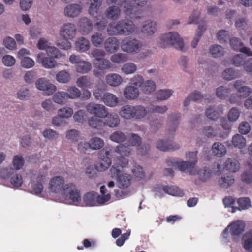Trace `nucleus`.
<instances>
[{
	"label": "nucleus",
	"instance_id": "nucleus-1",
	"mask_svg": "<svg viewBox=\"0 0 252 252\" xmlns=\"http://www.w3.org/2000/svg\"><path fill=\"white\" fill-rule=\"evenodd\" d=\"M128 163L126 158H122L118 161L117 164H114L110 170L112 177L117 178V186L121 189H126L131 184L132 177L130 175L122 173L123 169L126 167Z\"/></svg>",
	"mask_w": 252,
	"mask_h": 252
},
{
	"label": "nucleus",
	"instance_id": "nucleus-2",
	"mask_svg": "<svg viewBox=\"0 0 252 252\" xmlns=\"http://www.w3.org/2000/svg\"><path fill=\"white\" fill-rule=\"evenodd\" d=\"M135 30V26L131 20H121L117 23L108 25L107 31L109 35L127 36L132 34Z\"/></svg>",
	"mask_w": 252,
	"mask_h": 252
},
{
	"label": "nucleus",
	"instance_id": "nucleus-3",
	"mask_svg": "<svg viewBox=\"0 0 252 252\" xmlns=\"http://www.w3.org/2000/svg\"><path fill=\"white\" fill-rule=\"evenodd\" d=\"M146 2L147 0H123L121 7L129 18L132 19L140 18L142 15L140 7H143Z\"/></svg>",
	"mask_w": 252,
	"mask_h": 252
},
{
	"label": "nucleus",
	"instance_id": "nucleus-4",
	"mask_svg": "<svg viewBox=\"0 0 252 252\" xmlns=\"http://www.w3.org/2000/svg\"><path fill=\"white\" fill-rule=\"evenodd\" d=\"M159 40V46L161 48L173 46L176 49L183 51L184 42L177 32H170L163 34L160 36Z\"/></svg>",
	"mask_w": 252,
	"mask_h": 252
},
{
	"label": "nucleus",
	"instance_id": "nucleus-5",
	"mask_svg": "<svg viewBox=\"0 0 252 252\" xmlns=\"http://www.w3.org/2000/svg\"><path fill=\"white\" fill-rule=\"evenodd\" d=\"M62 196L71 203H78L81 200L80 190L77 186L72 183L66 184L64 187Z\"/></svg>",
	"mask_w": 252,
	"mask_h": 252
},
{
	"label": "nucleus",
	"instance_id": "nucleus-6",
	"mask_svg": "<svg viewBox=\"0 0 252 252\" xmlns=\"http://www.w3.org/2000/svg\"><path fill=\"white\" fill-rule=\"evenodd\" d=\"M197 151L189 152L187 155L189 161L172 162V165L177 166L180 171L191 174L192 170L197 161Z\"/></svg>",
	"mask_w": 252,
	"mask_h": 252
},
{
	"label": "nucleus",
	"instance_id": "nucleus-7",
	"mask_svg": "<svg viewBox=\"0 0 252 252\" xmlns=\"http://www.w3.org/2000/svg\"><path fill=\"white\" fill-rule=\"evenodd\" d=\"M141 47L142 43L139 40L131 37L125 38L121 43L122 50L131 54L139 52Z\"/></svg>",
	"mask_w": 252,
	"mask_h": 252
},
{
	"label": "nucleus",
	"instance_id": "nucleus-8",
	"mask_svg": "<svg viewBox=\"0 0 252 252\" xmlns=\"http://www.w3.org/2000/svg\"><path fill=\"white\" fill-rule=\"evenodd\" d=\"M110 198L111 195L109 193L104 196H100L94 192L86 193L83 198L85 204L89 206H95L97 203H104L110 200Z\"/></svg>",
	"mask_w": 252,
	"mask_h": 252
},
{
	"label": "nucleus",
	"instance_id": "nucleus-9",
	"mask_svg": "<svg viewBox=\"0 0 252 252\" xmlns=\"http://www.w3.org/2000/svg\"><path fill=\"white\" fill-rule=\"evenodd\" d=\"M110 151L101 150L99 154V161L96 166L97 170L102 171L108 169L111 164Z\"/></svg>",
	"mask_w": 252,
	"mask_h": 252
},
{
	"label": "nucleus",
	"instance_id": "nucleus-10",
	"mask_svg": "<svg viewBox=\"0 0 252 252\" xmlns=\"http://www.w3.org/2000/svg\"><path fill=\"white\" fill-rule=\"evenodd\" d=\"M50 190L55 193H60L61 195L63 192L64 184V178L60 176L53 177L49 182Z\"/></svg>",
	"mask_w": 252,
	"mask_h": 252
},
{
	"label": "nucleus",
	"instance_id": "nucleus-11",
	"mask_svg": "<svg viewBox=\"0 0 252 252\" xmlns=\"http://www.w3.org/2000/svg\"><path fill=\"white\" fill-rule=\"evenodd\" d=\"M86 109L88 113L99 118H102L107 110V108L104 105L93 102L88 103Z\"/></svg>",
	"mask_w": 252,
	"mask_h": 252
},
{
	"label": "nucleus",
	"instance_id": "nucleus-12",
	"mask_svg": "<svg viewBox=\"0 0 252 252\" xmlns=\"http://www.w3.org/2000/svg\"><path fill=\"white\" fill-rule=\"evenodd\" d=\"M36 86L38 89L44 91L46 95H51L56 91L55 85L50 83L44 78H40L36 82Z\"/></svg>",
	"mask_w": 252,
	"mask_h": 252
},
{
	"label": "nucleus",
	"instance_id": "nucleus-13",
	"mask_svg": "<svg viewBox=\"0 0 252 252\" xmlns=\"http://www.w3.org/2000/svg\"><path fill=\"white\" fill-rule=\"evenodd\" d=\"M245 224L241 220H237L231 223L226 228L223 232L224 237H227L228 234V228L230 227V232L232 236L240 235L245 229Z\"/></svg>",
	"mask_w": 252,
	"mask_h": 252
},
{
	"label": "nucleus",
	"instance_id": "nucleus-14",
	"mask_svg": "<svg viewBox=\"0 0 252 252\" xmlns=\"http://www.w3.org/2000/svg\"><path fill=\"white\" fill-rule=\"evenodd\" d=\"M102 118L104 126H106L110 128H115L118 126L120 123L119 116L114 113H109L107 110Z\"/></svg>",
	"mask_w": 252,
	"mask_h": 252
},
{
	"label": "nucleus",
	"instance_id": "nucleus-15",
	"mask_svg": "<svg viewBox=\"0 0 252 252\" xmlns=\"http://www.w3.org/2000/svg\"><path fill=\"white\" fill-rule=\"evenodd\" d=\"M76 29L72 23H65L60 29V33L64 39H72L75 35Z\"/></svg>",
	"mask_w": 252,
	"mask_h": 252
},
{
	"label": "nucleus",
	"instance_id": "nucleus-16",
	"mask_svg": "<svg viewBox=\"0 0 252 252\" xmlns=\"http://www.w3.org/2000/svg\"><path fill=\"white\" fill-rule=\"evenodd\" d=\"M119 41L114 37H108L104 42V49L109 53L116 52L119 49Z\"/></svg>",
	"mask_w": 252,
	"mask_h": 252
},
{
	"label": "nucleus",
	"instance_id": "nucleus-17",
	"mask_svg": "<svg viewBox=\"0 0 252 252\" xmlns=\"http://www.w3.org/2000/svg\"><path fill=\"white\" fill-rule=\"evenodd\" d=\"M80 31L83 35H87L93 30V25L91 20L86 17H83L79 21Z\"/></svg>",
	"mask_w": 252,
	"mask_h": 252
},
{
	"label": "nucleus",
	"instance_id": "nucleus-18",
	"mask_svg": "<svg viewBox=\"0 0 252 252\" xmlns=\"http://www.w3.org/2000/svg\"><path fill=\"white\" fill-rule=\"evenodd\" d=\"M44 54L43 53H39L37 55V61L41 62L45 68H52L56 65V62L55 59L50 57H44Z\"/></svg>",
	"mask_w": 252,
	"mask_h": 252
},
{
	"label": "nucleus",
	"instance_id": "nucleus-19",
	"mask_svg": "<svg viewBox=\"0 0 252 252\" xmlns=\"http://www.w3.org/2000/svg\"><path fill=\"white\" fill-rule=\"evenodd\" d=\"M222 107L220 106L217 108L210 107L207 108L205 112V115L208 119L216 121L222 114Z\"/></svg>",
	"mask_w": 252,
	"mask_h": 252
},
{
	"label": "nucleus",
	"instance_id": "nucleus-20",
	"mask_svg": "<svg viewBox=\"0 0 252 252\" xmlns=\"http://www.w3.org/2000/svg\"><path fill=\"white\" fill-rule=\"evenodd\" d=\"M124 97L128 100H134L139 96V91L137 87L129 85L124 90Z\"/></svg>",
	"mask_w": 252,
	"mask_h": 252
},
{
	"label": "nucleus",
	"instance_id": "nucleus-21",
	"mask_svg": "<svg viewBox=\"0 0 252 252\" xmlns=\"http://www.w3.org/2000/svg\"><path fill=\"white\" fill-rule=\"evenodd\" d=\"M134 107L130 105H126L121 107L119 112L120 116L125 120H134Z\"/></svg>",
	"mask_w": 252,
	"mask_h": 252
},
{
	"label": "nucleus",
	"instance_id": "nucleus-22",
	"mask_svg": "<svg viewBox=\"0 0 252 252\" xmlns=\"http://www.w3.org/2000/svg\"><path fill=\"white\" fill-rule=\"evenodd\" d=\"M157 147L162 151H168L170 150H175L179 149V145L174 144L172 141L160 140L157 143Z\"/></svg>",
	"mask_w": 252,
	"mask_h": 252
},
{
	"label": "nucleus",
	"instance_id": "nucleus-23",
	"mask_svg": "<svg viewBox=\"0 0 252 252\" xmlns=\"http://www.w3.org/2000/svg\"><path fill=\"white\" fill-rule=\"evenodd\" d=\"M106 106L109 107H115L119 102L118 97L110 93H105L103 95L102 101Z\"/></svg>",
	"mask_w": 252,
	"mask_h": 252
},
{
	"label": "nucleus",
	"instance_id": "nucleus-24",
	"mask_svg": "<svg viewBox=\"0 0 252 252\" xmlns=\"http://www.w3.org/2000/svg\"><path fill=\"white\" fill-rule=\"evenodd\" d=\"M82 10V7L78 4H72L68 5L64 9V14L66 16L70 17L77 16Z\"/></svg>",
	"mask_w": 252,
	"mask_h": 252
},
{
	"label": "nucleus",
	"instance_id": "nucleus-25",
	"mask_svg": "<svg viewBox=\"0 0 252 252\" xmlns=\"http://www.w3.org/2000/svg\"><path fill=\"white\" fill-rule=\"evenodd\" d=\"M106 83L110 86L117 87L123 82L122 77L116 73H110L106 75L105 78Z\"/></svg>",
	"mask_w": 252,
	"mask_h": 252
},
{
	"label": "nucleus",
	"instance_id": "nucleus-26",
	"mask_svg": "<svg viewBox=\"0 0 252 252\" xmlns=\"http://www.w3.org/2000/svg\"><path fill=\"white\" fill-rule=\"evenodd\" d=\"M77 85L81 88H92L93 87L94 80L89 76H82L76 80Z\"/></svg>",
	"mask_w": 252,
	"mask_h": 252
},
{
	"label": "nucleus",
	"instance_id": "nucleus-27",
	"mask_svg": "<svg viewBox=\"0 0 252 252\" xmlns=\"http://www.w3.org/2000/svg\"><path fill=\"white\" fill-rule=\"evenodd\" d=\"M157 30L155 22L147 21L144 22L141 31L143 33L147 35L153 34Z\"/></svg>",
	"mask_w": 252,
	"mask_h": 252
},
{
	"label": "nucleus",
	"instance_id": "nucleus-28",
	"mask_svg": "<svg viewBox=\"0 0 252 252\" xmlns=\"http://www.w3.org/2000/svg\"><path fill=\"white\" fill-rule=\"evenodd\" d=\"M75 69L76 72L80 74H86L91 70L92 65L89 62L82 61L75 65Z\"/></svg>",
	"mask_w": 252,
	"mask_h": 252
},
{
	"label": "nucleus",
	"instance_id": "nucleus-29",
	"mask_svg": "<svg viewBox=\"0 0 252 252\" xmlns=\"http://www.w3.org/2000/svg\"><path fill=\"white\" fill-rule=\"evenodd\" d=\"M181 114H174L169 116V124L170 125V129H169V134L173 135L177 128L178 122L181 118Z\"/></svg>",
	"mask_w": 252,
	"mask_h": 252
},
{
	"label": "nucleus",
	"instance_id": "nucleus-30",
	"mask_svg": "<svg viewBox=\"0 0 252 252\" xmlns=\"http://www.w3.org/2000/svg\"><path fill=\"white\" fill-rule=\"evenodd\" d=\"M163 190L169 195L175 196H183L184 195L183 191L177 186H165L162 188Z\"/></svg>",
	"mask_w": 252,
	"mask_h": 252
},
{
	"label": "nucleus",
	"instance_id": "nucleus-31",
	"mask_svg": "<svg viewBox=\"0 0 252 252\" xmlns=\"http://www.w3.org/2000/svg\"><path fill=\"white\" fill-rule=\"evenodd\" d=\"M134 120H139L144 118L148 113L146 108L143 105L133 106Z\"/></svg>",
	"mask_w": 252,
	"mask_h": 252
},
{
	"label": "nucleus",
	"instance_id": "nucleus-32",
	"mask_svg": "<svg viewBox=\"0 0 252 252\" xmlns=\"http://www.w3.org/2000/svg\"><path fill=\"white\" fill-rule=\"evenodd\" d=\"M75 46L78 50L81 52H85L89 49L90 44L88 39L81 37L77 39L75 42Z\"/></svg>",
	"mask_w": 252,
	"mask_h": 252
},
{
	"label": "nucleus",
	"instance_id": "nucleus-33",
	"mask_svg": "<svg viewBox=\"0 0 252 252\" xmlns=\"http://www.w3.org/2000/svg\"><path fill=\"white\" fill-rule=\"evenodd\" d=\"M120 8L116 6H110L105 11V15L107 18L112 20L117 19L120 15Z\"/></svg>",
	"mask_w": 252,
	"mask_h": 252
},
{
	"label": "nucleus",
	"instance_id": "nucleus-34",
	"mask_svg": "<svg viewBox=\"0 0 252 252\" xmlns=\"http://www.w3.org/2000/svg\"><path fill=\"white\" fill-rule=\"evenodd\" d=\"M212 152L214 155L221 157L226 153V149L224 145L220 142H215L212 146Z\"/></svg>",
	"mask_w": 252,
	"mask_h": 252
},
{
	"label": "nucleus",
	"instance_id": "nucleus-35",
	"mask_svg": "<svg viewBox=\"0 0 252 252\" xmlns=\"http://www.w3.org/2000/svg\"><path fill=\"white\" fill-rule=\"evenodd\" d=\"M240 165L235 159L228 158L224 164V168L232 172H236L239 169Z\"/></svg>",
	"mask_w": 252,
	"mask_h": 252
},
{
	"label": "nucleus",
	"instance_id": "nucleus-36",
	"mask_svg": "<svg viewBox=\"0 0 252 252\" xmlns=\"http://www.w3.org/2000/svg\"><path fill=\"white\" fill-rule=\"evenodd\" d=\"M112 64L107 59L103 58L98 59L97 61L95 62L94 66L96 68L100 70H106L110 69L112 67Z\"/></svg>",
	"mask_w": 252,
	"mask_h": 252
},
{
	"label": "nucleus",
	"instance_id": "nucleus-37",
	"mask_svg": "<svg viewBox=\"0 0 252 252\" xmlns=\"http://www.w3.org/2000/svg\"><path fill=\"white\" fill-rule=\"evenodd\" d=\"M68 99H75L79 98L81 93L80 90L75 86H70L67 88L66 92Z\"/></svg>",
	"mask_w": 252,
	"mask_h": 252
},
{
	"label": "nucleus",
	"instance_id": "nucleus-38",
	"mask_svg": "<svg viewBox=\"0 0 252 252\" xmlns=\"http://www.w3.org/2000/svg\"><path fill=\"white\" fill-rule=\"evenodd\" d=\"M232 143L235 147L242 149L246 146V140L242 135L237 134L233 136Z\"/></svg>",
	"mask_w": 252,
	"mask_h": 252
},
{
	"label": "nucleus",
	"instance_id": "nucleus-39",
	"mask_svg": "<svg viewBox=\"0 0 252 252\" xmlns=\"http://www.w3.org/2000/svg\"><path fill=\"white\" fill-rule=\"evenodd\" d=\"M89 126L94 129H101L104 126L103 119H100L98 117H91L88 120Z\"/></svg>",
	"mask_w": 252,
	"mask_h": 252
},
{
	"label": "nucleus",
	"instance_id": "nucleus-40",
	"mask_svg": "<svg viewBox=\"0 0 252 252\" xmlns=\"http://www.w3.org/2000/svg\"><path fill=\"white\" fill-rule=\"evenodd\" d=\"M52 98L54 102L60 105H63L66 100L68 99L66 93L63 91H59L53 95Z\"/></svg>",
	"mask_w": 252,
	"mask_h": 252
},
{
	"label": "nucleus",
	"instance_id": "nucleus-41",
	"mask_svg": "<svg viewBox=\"0 0 252 252\" xmlns=\"http://www.w3.org/2000/svg\"><path fill=\"white\" fill-rule=\"evenodd\" d=\"M90 3L89 12L90 15L97 16L99 7L101 5V0H88Z\"/></svg>",
	"mask_w": 252,
	"mask_h": 252
},
{
	"label": "nucleus",
	"instance_id": "nucleus-42",
	"mask_svg": "<svg viewBox=\"0 0 252 252\" xmlns=\"http://www.w3.org/2000/svg\"><path fill=\"white\" fill-rule=\"evenodd\" d=\"M243 248L247 252H252V233L251 232L246 233L243 237Z\"/></svg>",
	"mask_w": 252,
	"mask_h": 252
},
{
	"label": "nucleus",
	"instance_id": "nucleus-43",
	"mask_svg": "<svg viewBox=\"0 0 252 252\" xmlns=\"http://www.w3.org/2000/svg\"><path fill=\"white\" fill-rule=\"evenodd\" d=\"M115 152L117 153L118 154H120L122 157L118 158L116 161V163L117 164L118 162V161L121 159L122 158H125L124 156H127L129 155L130 153H131V149L128 146H125L124 145H119L116 147V148L115 149Z\"/></svg>",
	"mask_w": 252,
	"mask_h": 252
},
{
	"label": "nucleus",
	"instance_id": "nucleus-44",
	"mask_svg": "<svg viewBox=\"0 0 252 252\" xmlns=\"http://www.w3.org/2000/svg\"><path fill=\"white\" fill-rule=\"evenodd\" d=\"M90 149L92 150H99L104 146V141L98 137H93L89 141Z\"/></svg>",
	"mask_w": 252,
	"mask_h": 252
},
{
	"label": "nucleus",
	"instance_id": "nucleus-45",
	"mask_svg": "<svg viewBox=\"0 0 252 252\" xmlns=\"http://www.w3.org/2000/svg\"><path fill=\"white\" fill-rule=\"evenodd\" d=\"M234 182V178L232 175H227L222 177L219 180L220 186L221 188H228Z\"/></svg>",
	"mask_w": 252,
	"mask_h": 252
},
{
	"label": "nucleus",
	"instance_id": "nucleus-46",
	"mask_svg": "<svg viewBox=\"0 0 252 252\" xmlns=\"http://www.w3.org/2000/svg\"><path fill=\"white\" fill-rule=\"evenodd\" d=\"M155 88L156 84L154 81L152 80H147L145 82L144 81L141 90L144 93L149 94L154 91Z\"/></svg>",
	"mask_w": 252,
	"mask_h": 252
},
{
	"label": "nucleus",
	"instance_id": "nucleus-47",
	"mask_svg": "<svg viewBox=\"0 0 252 252\" xmlns=\"http://www.w3.org/2000/svg\"><path fill=\"white\" fill-rule=\"evenodd\" d=\"M206 30V26L204 25H200L198 26V29L196 31V33L195 34V37H194L192 42H191V46L194 48L197 46L200 38L202 35L203 32Z\"/></svg>",
	"mask_w": 252,
	"mask_h": 252
},
{
	"label": "nucleus",
	"instance_id": "nucleus-48",
	"mask_svg": "<svg viewBox=\"0 0 252 252\" xmlns=\"http://www.w3.org/2000/svg\"><path fill=\"white\" fill-rule=\"evenodd\" d=\"M104 37L101 33L95 32L91 36L92 44L95 47L101 46L104 42Z\"/></svg>",
	"mask_w": 252,
	"mask_h": 252
},
{
	"label": "nucleus",
	"instance_id": "nucleus-49",
	"mask_svg": "<svg viewBox=\"0 0 252 252\" xmlns=\"http://www.w3.org/2000/svg\"><path fill=\"white\" fill-rule=\"evenodd\" d=\"M110 139L114 142L120 143L124 142L127 137L122 131H117L110 135Z\"/></svg>",
	"mask_w": 252,
	"mask_h": 252
},
{
	"label": "nucleus",
	"instance_id": "nucleus-50",
	"mask_svg": "<svg viewBox=\"0 0 252 252\" xmlns=\"http://www.w3.org/2000/svg\"><path fill=\"white\" fill-rule=\"evenodd\" d=\"M209 51L214 58L220 57L223 55L224 53V49L220 45H218L212 46Z\"/></svg>",
	"mask_w": 252,
	"mask_h": 252
},
{
	"label": "nucleus",
	"instance_id": "nucleus-51",
	"mask_svg": "<svg viewBox=\"0 0 252 252\" xmlns=\"http://www.w3.org/2000/svg\"><path fill=\"white\" fill-rule=\"evenodd\" d=\"M131 171L135 179L137 181L141 180L145 176L143 169L140 165H135Z\"/></svg>",
	"mask_w": 252,
	"mask_h": 252
},
{
	"label": "nucleus",
	"instance_id": "nucleus-52",
	"mask_svg": "<svg viewBox=\"0 0 252 252\" xmlns=\"http://www.w3.org/2000/svg\"><path fill=\"white\" fill-rule=\"evenodd\" d=\"M56 80L60 83H68L70 79V74L64 70L60 71L56 75Z\"/></svg>",
	"mask_w": 252,
	"mask_h": 252
},
{
	"label": "nucleus",
	"instance_id": "nucleus-53",
	"mask_svg": "<svg viewBox=\"0 0 252 252\" xmlns=\"http://www.w3.org/2000/svg\"><path fill=\"white\" fill-rule=\"evenodd\" d=\"M173 91L171 90H160L156 93V97L159 100H166L172 94Z\"/></svg>",
	"mask_w": 252,
	"mask_h": 252
},
{
	"label": "nucleus",
	"instance_id": "nucleus-54",
	"mask_svg": "<svg viewBox=\"0 0 252 252\" xmlns=\"http://www.w3.org/2000/svg\"><path fill=\"white\" fill-rule=\"evenodd\" d=\"M238 209L239 210L248 209L251 206L250 199L248 197H241L238 199Z\"/></svg>",
	"mask_w": 252,
	"mask_h": 252
},
{
	"label": "nucleus",
	"instance_id": "nucleus-55",
	"mask_svg": "<svg viewBox=\"0 0 252 252\" xmlns=\"http://www.w3.org/2000/svg\"><path fill=\"white\" fill-rule=\"evenodd\" d=\"M127 56L124 53L115 54L111 56V61L116 63H121L127 61Z\"/></svg>",
	"mask_w": 252,
	"mask_h": 252
},
{
	"label": "nucleus",
	"instance_id": "nucleus-56",
	"mask_svg": "<svg viewBox=\"0 0 252 252\" xmlns=\"http://www.w3.org/2000/svg\"><path fill=\"white\" fill-rule=\"evenodd\" d=\"M137 70L136 65L131 63H128L123 65L121 68L122 71L125 74H132Z\"/></svg>",
	"mask_w": 252,
	"mask_h": 252
},
{
	"label": "nucleus",
	"instance_id": "nucleus-57",
	"mask_svg": "<svg viewBox=\"0 0 252 252\" xmlns=\"http://www.w3.org/2000/svg\"><path fill=\"white\" fill-rule=\"evenodd\" d=\"M73 111L70 107H64L60 109L58 111V116L61 118H68L72 116Z\"/></svg>",
	"mask_w": 252,
	"mask_h": 252
},
{
	"label": "nucleus",
	"instance_id": "nucleus-58",
	"mask_svg": "<svg viewBox=\"0 0 252 252\" xmlns=\"http://www.w3.org/2000/svg\"><path fill=\"white\" fill-rule=\"evenodd\" d=\"M238 72L232 68L225 69L222 73V76L225 80H231L237 77Z\"/></svg>",
	"mask_w": 252,
	"mask_h": 252
},
{
	"label": "nucleus",
	"instance_id": "nucleus-59",
	"mask_svg": "<svg viewBox=\"0 0 252 252\" xmlns=\"http://www.w3.org/2000/svg\"><path fill=\"white\" fill-rule=\"evenodd\" d=\"M217 37L220 43H225L230 39V35L228 32L224 30L219 31L217 33Z\"/></svg>",
	"mask_w": 252,
	"mask_h": 252
},
{
	"label": "nucleus",
	"instance_id": "nucleus-60",
	"mask_svg": "<svg viewBox=\"0 0 252 252\" xmlns=\"http://www.w3.org/2000/svg\"><path fill=\"white\" fill-rule=\"evenodd\" d=\"M230 93V90L229 88H224L223 86H220L216 90V95L220 99H224L227 97Z\"/></svg>",
	"mask_w": 252,
	"mask_h": 252
},
{
	"label": "nucleus",
	"instance_id": "nucleus-61",
	"mask_svg": "<svg viewBox=\"0 0 252 252\" xmlns=\"http://www.w3.org/2000/svg\"><path fill=\"white\" fill-rule=\"evenodd\" d=\"M73 119L75 122L83 123L86 119V112L83 110H78L74 113Z\"/></svg>",
	"mask_w": 252,
	"mask_h": 252
},
{
	"label": "nucleus",
	"instance_id": "nucleus-62",
	"mask_svg": "<svg viewBox=\"0 0 252 252\" xmlns=\"http://www.w3.org/2000/svg\"><path fill=\"white\" fill-rule=\"evenodd\" d=\"M24 160L21 155H16L13 159L12 164L15 170L21 169L24 165Z\"/></svg>",
	"mask_w": 252,
	"mask_h": 252
},
{
	"label": "nucleus",
	"instance_id": "nucleus-63",
	"mask_svg": "<svg viewBox=\"0 0 252 252\" xmlns=\"http://www.w3.org/2000/svg\"><path fill=\"white\" fill-rule=\"evenodd\" d=\"M128 146H139L141 143V138L136 134L131 133L128 137Z\"/></svg>",
	"mask_w": 252,
	"mask_h": 252
},
{
	"label": "nucleus",
	"instance_id": "nucleus-64",
	"mask_svg": "<svg viewBox=\"0 0 252 252\" xmlns=\"http://www.w3.org/2000/svg\"><path fill=\"white\" fill-rule=\"evenodd\" d=\"M10 183L15 187H19L23 184V178L21 175L15 174L13 175L10 179Z\"/></svg>",
	"mask_w": 252,
	"mask_h": 252
}]
</instances>
